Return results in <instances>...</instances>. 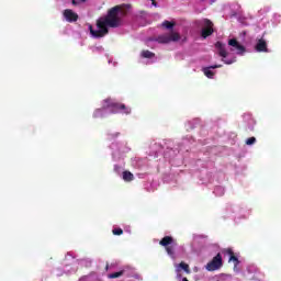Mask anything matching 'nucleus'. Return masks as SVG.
Wrapping results in <instances>:
<instances>
[{
	"mask_svg": "<svg viewBox=\"0 0 281 281\" xmlns=\"http://www.w3.org/2000/svg\"><path fill=\"white\" fill-rule=\"evenodd\" d=\"M126 14V11L122 7H114L104 18H100L97 22L95 29L89 25L90 34L92 38H102L109 34V27H120L122 25V16Z\"/></svg>",
	"mask_w": 281,
	"mask_h": 281,
	"instance_id": "obj_1",
	"label": "nucleus"
},
{
	"mask_svg": "<svg viewBox=\"0 0 281 281\" xmlns=\"http://www.w3.org/2000/svg\"><path fill=\"white\" fill-rule=\"evenodd\" d=\"M228 46L231 47V53L225 47V44L221 42L215 44V49H217V54L223 57V63H225V65H234L236 61V54H245V46L240 45V43L234 38L228 41Z\"/></svg>",
	"mask_w": 281,
	"mask_h": 281,
	"instance_id": "obj_2",
	"label": "nucleus"
},
{
	"mask_svg": "<svg viewBox=\"0 0 281 281\" xmlns=\"http://www.w3.org/2000/svg\"><path fill=\"white\" fill-rule=\"evenodd\" d=\"M111 113H122L123 115H130L131 108L125 104L117 103L115 99H105L102 103V109L94 110L92 117L98 120L100 117H106V115H111Z\"/></svg>",
	"mask_w": 281,
	"mask_h": 281,
	"instance_id": "obj_3",
	"label": "nucleus"
},
{
	"mask_svg": "<svg viewBox=\"0 0 281 281\" xmlns=\"http://www.w3.org/2000/svg\"><path fill=\"white\" fill-rule=\"evenodd\" d=\"M249 214H251V210L244 204H227L223 211V217L231 218L235 223L249 218Z\"/></svg>",
	"mask_w": 281,
	"mask_h": 281,
	"instance_id": "obj_4",
	"label": "nucleus"
},
{
	"mask_svg": "<svg viewBox=\"0 0 281 281\" xmlns=\"http://www.w3.org/2000/svg\"><path fill=\"white\" fill-rule=\"evenodd\" d=\"M111 149L113 150L112 153V158L113 161H117L116 164H114V172L116 175H119V177L122 176V172H124V168H125V162H124V158L122 155L128 153L131 150V147L124 145V144H115L113 143L111 145Z\"/></svg>",
	"mask_w": 281,
	"mask_h": 281,
	"instance_id": "obj_5",
	"label": "nucleus"
},
{
	"mask_svg": "<svg viewBox=\"0 0 281 281\" xmlns=\"http://www.w3.org/2000/svg\"><path fill=\"white\" fill-rule=\"evenodd\" d=\"M159 245H161V247L166 248L168 256L172 260H177V252H175V250L177 249V241L175 240V238H172L171 236H165L159 241Z\"/></svg>",
	"mask_w": 281,
	"mask_h": 281,
	"instance_id": "obj_6",
	"label": "nucleus"
},
{
	"mask_svg": "<svg viewBox=\"0 0 281 281\" xmlns=\"http://www.w3.org/2000/svg\"><path fill=\"white\" fill-rule=\"evenodd\" d=\"M200 25L202 26V37L207 38V36H212L214 34V29L212 27V21L204 19L200 21Z\"/></svg>",
	"mask_w": 281,
	"mask_h": 281,
	"instance_id": "obj_7",
	"label": "nucleus"
},
{
	"mask_svg": "<svg viewBox=\"0 0 281 281\" xmlns=\"http://www.w3.org/2000/svg\"><path fill=\"white\" fill-rule=\"evenodd\" d=\"M223 267V257L217 254L211 262L205 266L206 271H218Z\"/></svg>",
	"mask_w": 281,
	"mask_h": 281,
	"instance_id": "obj_8",
	"label": "nucleus"
},
{
	"mask_svg": "<svg viewBox=\"0 0 281 281\" xmlns=\"http://www.w3.org/2000/svg\"><path fill=\"white\" fill-rule=\"evenodd\" d=\"M180 38L181 36H179L178 33L172 32L169 34H164L158 36L157 41L162 44H168V43H177V41H179Z\"/></svg>",
	"mask_w": 281,
	"mask_h": 281,
	"instance_id": "obj_9",
	"label": "nucleus"
},
{
	"mask_svg": "<svg viewBox=\"0 0 281 281\" xmlns=\"http://www.w3.org/2000/svg\"><path fill=\"white\" fill-rule=\"evenodd\" d=\"M142 58H144L145 60L143 63H145V65H153V63L157 61V57L154 55L153 52L150 50H143L140 53Z\"/></svg>",
	"mask_w": 281,
	"mask_h": 281,
	"instance_id": "obj_10",
	"label": "nucleus"
},
{
	"mask_svg": "<svg viewBox=\"0 0 281 281\" xmlns=\"http://www.w3.org/2000/svg\"><path fill=\"white\" fill-rule=\"evenodd\" d=\"M63 14H64V19L68 23H74L78 21V13L74 12V10L71 9H66Z\"/></svg>",
	"mask_w": 281,
	"mask_h": 281,
	"instance_id": "obj_11",
	"label": "nucleus"
},
{
	"mask_svg": "<svg viewBox=\"0 0 281 281\" xmlns=\"http://www.w3.org/2000/svg\"><path fill=\"white\" fill-rule=\"evenodd\" d=\"M222 65H213V66H209L202 69L204 76H206V78H214L215 74L213 69H218L221 68Z\"/></svg>",
	"mask_w": 281,
	"mask_h": 281,
	"instance_id": "obj_12",
	"label": "nucleus"
},
{
	"mask_svg": "<svg viewBox=\"0 0 281 281\" xmlns=\"http://www.w3.org/2000/svg\"><path fill=\"white\" fill-rule=\"evenodd\" d=\"M181 271H186V273H190V266L183 262H181L180 265H176L177 278H181Z\"/></svg>",
	"mask_w": 281,
	"mask_h": 281,
	"instance_id": "obj_13",
	"label": "nucleus"
},
{
	"mask_svg": "<svg viewBox=\"0 0 281 281\" xmlns=\"http://www.w3.org/2000/svg\"><path fill=\"white\" fill-rule=\"evenodd\" d=\"M255 49L256 52H269L267 48V41H265V38H259L255 45Z\"/></svg>",
	"mask_w": 281,
	"mask_h": 281,
	"instance_id": "obj_14",
	"label": "nucleus"
},
{
	"mask_svg": "<svg viewBox=\"0 0 281 281\" xmlns=\"http://www.w3.org/2000/svg\"><path fill=\"white\" fill-rule=\"evenodd\" d=\"M121 179H123L125 183H131V181H135V176L133 172L125 170L121 173Z\"/></svg>",
	"mask_w": 281,
	"mask_h": 281,
	"instance_id": "obj_15",
	"label": "nucleus"
},
{
	"mask_svg": "<svg viewBox=\"0 0 281 281\" xmlns=\"http://www.w3.org/2000/svg\"><path fill=\"white\" fill-rule=\"evenodd\" d=\"M244 121L247 123L249 131H254V126H256V120H254L251 114H245Z\"/></svg>",
	"mask_w": 281,
	"mask_h": 281,
	"instance_id": "obj_16",
	"label": "nucleus"
},
{
	"mask_svg": "<svg viewBox=\"0 0 281 281\" xmlns=\"http://www.w3.org/2000/svg\"><path fill=\"white\" fill-rule=\"evenodd\" d=\"M229 262H234V271H235V273H239L240 268L238 267V265H240V261L235 256H231Z\"/></svg>",
	"mask_w": 281,
	"mask_h": 281,
	"instance_id": "obj_17",
	"label": "nucleus"
},
{
	"mask_svg": "<svg viewBox=\"0 0 281 281\" xmlns=\"http://www.w3.org/2000/svg\"><path fill=\"white\" fill-rule=\"evenodd\" d=\"M213 194L215 196H223V194H225V188L221 187V186L215 187L214 191H213Z\"/></svg>",
	"mask_w": 281,
	"mask_h": 281,
	"instance_id": "obj_18",
	"label": "nucleus"
},
{
	"mask_svg": "<svg viewBox=\"0 0 281 281\" xmlns=\"http://www.w3.org/2000/svg\"><path fill=\"white\" fill-rule=\"evenodd\" d=\"M92 52H93V54H100V53L104 52V48H102V46H93Z\"/></svg>",
	"mask_w": 281,
	"mask_h": 281,
	"instance_id": "obj_19",
	"label": "nucleus"
},
{
	"mask_svg": "<svg viewBox=\"0 0 281 281\" xmlns=\"http://www.w3.org/2000/svg\"><path fill=\"white\" fill-rule=\"evenodd\" d=\"M254 144H256V137H250L246 139L247 146H254Z\"/></svg>",
	"mask_w": 281,
	"mask_h": 281,
	"instance_id": "obj_20",
	"label": "nucleus"
},
{
	"mask_svg": "<svg viewBox=\"0 0 281 281\" xmlns=\"http://www.w3.org/2000/svg\"><path fill=\"white\" fill-rule=\"evenodd\" d=\"M112 233L114 234V236H122V234H124V231H122V228H113Z\"/></svg>",
	"mask_w": 281,
	"mask_h": 281,
	"instance_id": "obj_21",
	"label": "nucleus"
},
{
	"mask_svg": "<svg viewBox=\"0 0 281 281\" xmlns=\"http://www.w3.org/2000/svg\"><path fill=\"white\" fill-rule=\"evenodd\" d=\"M162 27H166V30H172L173 25L172 23L165 21L162 22Z\"/></svg>",
	"mask_w": 281,
	"mask_h": 281,
	"instance_id": "obj_22",
	"label": "nucleus"
},
{
	"mask_svg": "<svg viewBox=\"0 0 281 281\" xmlns=\"http://www.w3.org/2000/svg\"><path fill=\"white\" fill-rule=\"evenodd\" d=\"M108 137L109 139H115V137H120V132L110 133Z\"/></svg>",
	"mask_w": 281,
	"mask_h": 281,
	"instance_id": "obj_23",
	"label": "nucleus"
},
{
	"mask_svg": "<svg viewBox=\"0 0 281 281\" xmlns=\"http://www.w3.org/2000/svg\"><path fill=\"white\" fill-rule=\"evenodd\" d=\"M233 8H234L233 14H236L238 12V10H240V5L239 4H234Z\"/></svg>",
	"mask_w": 281,
	"mask_h": 281,
	"instance_id": "obj_24",
	"label": "nucleus"
},
{
	"mask_svg": "<svg viewBox=\"0 0 281 281\" xmlns=\"http://www.w3.org/2000/svg\"><path fill=\"white\" fill-rule=\"evenodd\" d=\"M190 140L188 138L183 139V144H188Z\"/></svg>",
	"mask_w": 281,
	"mask_h": 281,
	"instance_id": "obj_25",
	"label": "nucleus"
},
{
	"mask_svg": "<svg viewBox=\"0 0 281 281\" xmlns=\"http://www.w3.org/2000/svg\"><path fill=\"white\" fill-rule=\"evenodd\" d=\"M190 124H192V122H188L189 128H194V126H190Z\"/></svg>",
	"mask_w": 281,
	"mask_h": 281,
	"instance_id": "obj_26",
	"label": "nucleus"
},
{
	"mask_svg": "<svg viewBox=\"0 0 281 281\" xmlns=\"http://www.w3.org/2000/svg\"><path fill=\"white\" fill-rule=\"evenodd\" d=\"M125 8H126V10H130L131 5L130 4H125Z\"/></svg>",
	"mask_w": 281,
	"mask_h": 281,
	"instance_id": "obj_27",
	"label": "nucleus"
},
{
	"mask_svg": "<svg viewBox=\"0 0 281 281\" xmlns=\"http://www.w3.org/2000/svg\"><path fill=\"white\" fill-rule=\"evenodd\" d=\"M216 2V0H210V3H215Z\"/></svg>",
	"mask_w": 281,
	"mask_h": 281,
	"instance_id": "obj_28",
	"label": "nucleus"
},
{
	"mask_svg": "<svg viewBox=\"0 0 281 281\" xmlns=\"http://www.w3.org/2000/svg\"><path fill=\"white\" fill-rule=\"evenodd\" d=\"M72 5H76V0H72Z\"/></svg>",
	"mask_w": 281,
	"mask_h": 281,
	"instance_id": "obj_29",
	"label": "nucleus"
},
{
	"mask_svg": "<svg viewBox=\"0 0 281 281\" xmlns=\"http://www.w3.org/2000/svg\"><path fill=\"white\" fill-rule=\"evenodd\" d=\"M111 63H113V60L109 59V65H111Z\"/></svg>",
	"mask_w": 281,
	"mask_h": 281,
	"instance_id": "obj_30",
	"label": "nucleus"
},
{
	"mask_svg": "<svg viewBox=\"0 0 281 281\" xmlns=\"http://www.w3.org/2000/svg\"><path fill=\"white\" fill-rule=\"evenodd\" d=\"M182 281H188V278H183Z\"/></svg>",
	"mask_w": 281,
	"mask_h": 281,
	"instance_id": "obj_31",
	"label": "nucleus"
},
{
	"mask_svg": "<svg viewBox=\"0 0 281 281\" xmlns=\"http://www.w3.org/2000/svg\"><path fill=\"white\" fill-rule=\"evenodd\" d=\"M71 255H67V258H70Z\"/></svg>",
	"mask_w": 281,
	"mask_h": 281,
	"instance_id": "obj_32",
	"label": "nucleus"
},
{
	"mask_svg": "<svg viewBox=\"0 0 281 281\" xmlns=\"http://www.w3.org/2000/svg\"><path fill=\"white\" fill-rule=\"evenodd\" d=\"M228 254H232V250H228Z\"/></svg>",
	"mask_w": 281,
	"mask_h": 281,
	"instance_id": "obj_33",
	"label": "nucleus"
},
{
	"mask_svg": "<svg viewBox=\"0 0 281 281\" xmlns=\"http://www.w3.org/2000/svg\"><path fill=\"white\" fill-rule=\"evenodd\" d=\"M113 66L115 67V63H113Z\"/></svg>",
	"mask_w": 281,
	"mask_h": 281,
	"instance_id": "obj_34",
	"label": "nucleus"
}]
</instances>
